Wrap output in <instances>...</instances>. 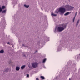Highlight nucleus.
Masks as SVG:
<instances>
[{"mask_svg":"<svg viewBox=\"0 0 80 80\" xmlns=\"http://www.w3.org/2000/svg\"><path fill=\"white\" fill-rule=\"evenodd\" d=\"M66 10L65 8H61L59 9H58L56 10L55 11V13H58V12H60V15H63L64 13L65 12Z\"/></svg>","mask_w":80,"mask_h":80,"instance_id":"nucleus-1","label":"nucleus"},{"mask_svg":"<svg viewBox=\"0 0 80 80\" xmlns=\"http://www.w3.org/2000/svg\"><path fill=\"white\" fill-rule=\"evenodd\" d=\"M61 27H59L58 28L57 30L58 32H62V31H63L65 29V28H66V25L65 24H62L61 25Z\"/></svg>","mask_w":80,"mask_h":80,"instance_id":"nucleus-2","label":"nucleus"},{"mask_svg":"<svg viewBox=\"0 0 80 80\" xmlns=\"http://www.w3.org/2000/svg\"><path fill=\"white\" fill-rule=\"evenodd\" d=\"M65 7L66 9H67V10H68L69 11H72V10H73V9H74V7L69 5H66L65 6Z\"/></svg>","mask_w":80,"mask_h":80,"instance_id":"nucleus-3","label":"nucleus"},{"mask_svg":"<svg viewBox=\"0 0 80 80\" xmlns=\"http://www.w3.org/2000/svg\"><path fill=\"white\" fill-rule=\"evenodd\" d=\"M38 65V63L37 62H33L32 63V67L33 68H37Z\"/></svg>","mask_w":80,"mask_h":80,"instance_id":"nucleus-4","label":"nucleus"},{"mask_svg":"<svg viewBox=\"0 0 80 80\" xmlns=\"http://www.w3.org/2000/svg\"><path fill=\"white\" fill-rule=\"evenodd\" d=\"M71 13V12H66L64 14V15L65 16H67V15H69V14H70Z\"/></svg>","mask_w":80,"mask_h":80,"instance_id":"nucleus-5","label":"nucleus"},{"mask_svg":"<svg viewBox=\"0 0 80 80\" xmlns=\"http://www.w3.org/2000/svg\"><path fill=\"white\" fill-rule=\"evenodd\" d=\"M77 12H76L75 13V16L74 18L73 19V22H74V21H75V17H76V15H77Z\"/></svg>","mask_w":80,"mask_h":80,"instance_id":"nucleus-6","label":"nucleus"},{"mask_svg":"<svg viewBox=\"0 0 80 80\" xmlns=\"http://www.w3.org/2000/svg\"><path fill=\"white\" fill-rule=\"evenodd\" d=\"M16 70H17V71H18L19 70H20V68H19V67H17L16 68Z\"/></svg>","mask_w":80,"mask_h":80,"instance_id":"nucleus-7","label":"nucleus"},{"mask_svg":"<svg viewBox=\"0 0 80 80\" xmlns=\"http://www.w3.org/2000/svg\"><path fill=\"white\" fill-rule=\"evenodd\" d=\"M0 53H4V51L3 50H2L0 51Z\"/></svg>","mask_w":80,"mask_h":80,"instance_id":"nucleus-8","label":"nucleus"},{"mask_svg":"<svg viewBox=\"0 0 80 80\" xmlns=\"http://www.w3.org/2000/svg\"><path fill=\"white\" fill-rule=\"evenodd\" d=\"M25 65H24L21 66V69H23V68H25Z\"/></svg>","mask_w":80,"mask_h":80,"instance_id":"nucleus-9","label":"nucleus"},{"mask_svg":"<svg viewBox=\"0 0 80 80\" xmlns=\"http://www.w3.org/2000/svg\"><path fill=\"white\" fill-rule=\"evenodd\" d=\"M79 22H80V20H78V21L77 22V23L76 24L77 26H78V23H79Z\"/></svg>","mask_w":80,"mask_h":80,"instance_id":"nucleus-10","label":"nucleus"},{"mask_svg":"<svg viewBox=\"0 0 80 80\" xmlns=\"http://www.w3.org/2000/svg\"><path fill=\"white\" fill-rule=\"evenodd\" d=\"M41 78H42V80H44V79H45V77L43 76H41Z\"/></svg>","mask_w":80,"mask_h":80,"instance_id":"nucleus-11","label":"nucleus"},{"mask_svg":"<svg viewBox=\"0 0 80 80\" xmlns=\"http://www.w3.org/2000/svg\"><path fill=\"white\" fill-rule=\"evenodd\" d=\"M24 6L25 7H26V8H28V7H29V5L27 6L26 5H24Z\"/></svg>","mask_w":80,"mask_h":80,"instance_id":"nucleus-12","label":"nucleus"},{"mask_svg":"<svg viewBox=\"0 0 80 80\" xmlns=\"http://www.w3.org/2000/svg\"><path fill=\"white\" fill-rule=\"evenodd\" d=\"M51 15H52V16H57V14H55L53 13L51 14Z\"/></svg>","mask_w":80,"mask_h":80,"instance_id":"nucleus-13","label":"nucleus"},{"mask_svg":"<svg viewBox=\"0 0 80 80\" xmlns=\"http://www.w3.org/2000/svg\"><path fill=\"white\" fill-rule=\"evenodd\" d=\"M47 60V59H44L43 60V63H44V62H45V61Z\"/></svg>","mask_w":80,"mask_h":80,"instance_id":"nucleus-14","label":"nucleus"},{"mask_svg":"<svg viewBox=\"0 0 80 80\" xmlns=\"http://www.w3.org/2000/svg\"><path fill=\"white\" fill-rule=\"evenodd\" d=\"M6 12V10H4L2 11V13H5Z\"/></svg>","mask_w":80,"mask_h":80,"instance_id":"nucleus-15","label":"nucleus"},{"mask_svg":"<svg viewBox=\"0 0 80 80\" xmlns=\"http://www.w3.org/2000/svg\"><path fill=\"white\" fill-rule=\"evenodd\" d=\"M5 8V6H2V9H4V8Z\"/></svg>","mask_w":80,"mask_h":80,"instance_id":"nucleus-16","label":"nucleus"},{"mask_svg":"<svg viewBox=\"0 0 80 80\" xmlns=\"http://www.w3.org/2000/svg\"><path fill=\"white\" fill-rule=\"evenodd\" d=\"M9 62V64H11V63H12V62L11 60L10 61V62Z\"/></svg>","mask_w":80,"mask_h":80,"instance_id":"nucleus-17","label":"nucleus"},{"mask_svg":"<svg viewBox=\"0 0 80 80\" xmlns=\"http://www.w3.org/2000/svg\"><path fill=\"white\" fill-rule=\"evenodd\" d=\"M2 8H1V7H0V12H2Z\"/></svg>","mask_w":80,"mask_h":80,"instance_id":"nucleus-18","label":"nucleus"},{"mask_svg":"<svg viewBox=\"0 0 80 80\" xmlns=\"http://www.w3.org/2000/svg\"><path fill=\"white\" fill-rule=\"evenodd\" d=\"M8 69H7L5 70V72H8Z\"/></svg>","mask_w":80,"mask_h":80,"instance_id":"nucleus-19","label":"nucleus"},{"mask_svg":"<svg viewBox=\"0 0 80 80\" xmlns=\"http://www.w3.org/2000/svg\"><path fill=\"white\" fill-rule=\"evenodd\" d=\"M27 77H29V75L27 74Z\"/></svg>","mask_w":80,"mask_h":80,"instance_id":"nucleus-20","label":"nucleus"},{"mask_svg":"<svg viewBox=\"0 0 80 80\" xmlns=\"http://www.w3.org/2000/svg\"><path fill=\"white\" fill-rule=\"evenodd\" d=\"M36 80H39L38 78H36Z\"/></svg>","mask_w":80,"mask_h":80,"instance_id":"nucleus-21","label":"nucleus"},{"mask_svg":"<svg viewBox=\"0 0 80 80\" xmlns=\"http://www.w3.org/2000/svg\"><path fill=\"white\" fill-rule=\"evenodd\" d=\"M23 57H25V55H23Z\"/></svg>","mask_w":80,"mask_h":80,"instance_id":"nucleus-22","label":"nucleus"},{"mask_svg":"<svg viewBox=\"0 0 80 80\" xmlns=\"http://www.w3.org/2000/svg\"><path fill=\"white\" fill-rule=\"evenodd\" d=\"M38 51L37 50L35 52H38Z\"/></svg>","mask_w":80,"mask_h":80,"instance_id":"nucleus-23","label":"nucleus"},{"mask_svg":"<svg viewBox=\"0 0 80 80\" xmlns=\"http://www.w3.org/2000/svg\"><path fill=\"white\" fill-rule=\"evenodd\" d=\"M24 45H24V44H23V45H22V46H24Z\"/></svg>","mask_w":80,"mask_h":80,"instance_id":"nucleus-24","label":"nucleus"},{"mask_svg":"<svg viewBox=\"0 0 80 80\" xmlns=\"http://www.w3.org/2000/svg\"><path fill=\"white\" fill-rule=\"evenodd\" d=\"M9 42L8 43V44H9Z\"/></svg>","mask_w":80,"mask_h":80,"instance_id":"nucleus-25","label":"nucleus"}]
</instances>
